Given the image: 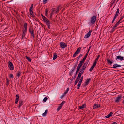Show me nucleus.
Here are the masks:
<instances>
[{"label": "nucleus", "mask_w": 124, "mask_h": 124, "mask_svg": "<svg viewBox=\"0 0 124 124\" xmlns=\"http://www.w3.org/2000/svg\"><path fill=\"white\" fill-rule=\"evenodd\" d=\"M113 114V113L112 112H111L108 115L105 116V117L106 118H109Z\"/></svg>", "instance_id": "nucleus-18"}, {"label": "nucleus", "mask_w": 124, "mask_h": 124, "mask_svg": "<svg viewBox=\"0 0 124 124\" xmlns=\"http://www.w3.org/2000/svg\"><path fill=\"white\" fill-rule=\"evenodd\" d=\"M81 83H82L81 82L79 81V82L78 84V89L79 88V87L80 86Z\"/></svg>", "instance_id": "nucleus-32"}, {"label": "nucleus", "mask_w": 124, "mask_h": 124, "mask_svg": "<svg viewBox=\"0 0 124 124\" xmlns=\"http://www.w3.org/2000/svg\"><path fill=\"white\" fill-rule=\"evenodd\" d=\"M40 23L42 25V27H43V26H44V25H43L41 23Z\"/></svg>", "instance_id": "nucleus-59"}, {"label": "nucleus", "mask_w": 124, "mask_h": 124, "mask_svg": "<svg viewBox=\"0 0 124 124\" xmlns=\"http://www.w3.org/2000/svg\"><path fill=\"white\" fill-rule=\"evenodd\" d=\"M65 102L64 101H63L58 106V107L57 109V111H59L62 108V106L64 104Z\"/></svg>", "instance_id": "nucleus-7"}, {"label": "nucleus", "mask_w": 124, "mask_h": 124, "mask_svg": "<svg viewBox=\"0 0 124 124\" xmlns=\"http://www.w3.org/2000/svg\"><path fill=\"white\" fill-rule=\"evenodd\" d=\"M100 55H98L97 57L95 59V62H94V63H96L98 61V60L99 59V58L100 57Z\"/></svg>", "instance_id": "nucleus-28"}, {"label": "nucleus", "mask_w": 124, "mask_h": 124, "mask_svg": "<svg viewBox=\"0 0 124 124\" xmlns=\"http://www.w3.org/2000/svg\"><path fill=\"white\" fill-rule=\"evenodd\" d=\"M82 54H81L79 56V57H81L82 56Z\"/></svg>", "instance_id": "nucleus-57"}, {"label": "nucleus", "mask_w": 124, "mask_h": 124, "mask_svg": "<svg viewBox=\"0 0 124 124\" xmlns=\"http://www.w3.org/2000/svg\"><path fill=\"white\" fill-rule=\"evenodd\" d=\"M88 53H89V52H88V51L87 52V53L86 54V55H85V56H86L87 57L88 54Z\"/></svg>", "instance_id": "nucleus-51"}, {"label": "nucleus", "mask_w": 124, "mask_h": 124, "mask_svg": "<svg viewBox=\"0 0 124 124\" xmlns=\"http://www.w3.org/2000/svg\"><path fill=\"white\" fill-rule=\"evenodd\" d=\"M79 80V79L77 78H76V80L75 82V85H76L77 83L78 82Z\"/></svg>", "instance_id": "nucleus-29"}, {"label": "nucleus", "mask_w": 124, "mask_h": 124, "mask_svg": "<svg viewBox=\"0 0 124 124\" xmlns=\"http://www.w3.org/2000/svg\"><path fill=\"white\" fill-rule=\"evenodd\" d=\"M119 24L117 22V23L115 24V26H114V27H117L118 25Z\"/></svg>", "instance_id": "nucleus-40"}, {"label": "nucleus", "mask_w": 124, "mask_h": 124, "mask_svg": "<svg viewBox=\"0 0 124 124\" xmlns=\"http://www.w3.org/2000/svg\"><path fill=\"white\" fill-rule=\"evenodd\" d=\"M6 80H7V84L6 85L8 86V84L9 83V80L8 79V78H7L6 79Z\"/></svg>", "instance_id": "nucleus-31"}, {"label": "nucleus", "mask_w": 124, "mask_h": 124, "mask_svg": "<svg viewBox=\"0 0 124 124\" xmlns=\"http://www.w3.org/2000/svg\"><path fill=\"white\" fill-rule=\"evenodd\" d=\"M96 20V16H93L91 18L90 21L91 23L92 24H94Z\"/></svg>", "instance_id": "nucleus-3"}, {"label": "nucleus", "mask_w": 124, "mask_h": 124, "mask_svg": "<svg viewBox=\"0 0 124 124\" xmlns=\"http://www.w3.org/2000/svg\"><path fill=\"white\" fill-rule=\"evenodd\" d=\"M62 6L61 5H59L57 8H53L52 9L51 14H56L59 12V11L61 10Z\"/></svg>", "instance_id": "nucleus-1"}, {"label": "nucleus", "mask_w": 124, "mask_h": 124, "mask_svg": "<svg viewBox=\"0 0 124 124\" xmlns=\"http://www.w3.org/2000/svg\"><path fill=\"white\" fill-rule=\"evenodd\" d=\"M69 90V88H68L65 91V92L64 93H67L68 92V91Z\"/></svg>", "instance_id": "nucleus-39"}, {"label": "nucleus", "mask_w": 124, "mask_h": 124, "mask_svg": "<svg viewBox=\"0 0 124 124\" xmlns=\"http://www.w3.org/2000/svg\"><path fill=\"white\" fill-rule=\"evenodd\" d=\"M121 66L120 65H118L117 64H115L113 65V68H115L117 67H121Z\"/></svg>", "instance_id": "nucleus-16"}, {"label": "nucleus", "mask_w": 124, "mask_h": 124, "mask_svg": "<svg viewBox=\"0 0 124 124\" xmlns=\"http://www.w3.org/2000/svg\"><path fill=\"white\" fill-rule=\"evenodd\" d=\"M96 63H94L93 65L92 66V67H91L89 70V71H91L93 70V69L94 68L95 66H96Z\"/></svg>", "instance_id": "nucleus-17"}, {"label": "nucleus", "mask_w": 124, "mask_h": 124, "mask_svg": "<svg viewBox=\"0 0 124 124\" xmlns=\"http://www.w3.org/2000/svg\"><path fill=\"white\" fill-rule=\"evenodd\" d=\"M81 48V47H79L78 48L76 51L75 52L74 54L73 55V57H75L80 52V50Z\"/></svg>", "instance_id": "nucleus-5"}, {"label": "nucleus", "mask_w": 124, "mask_h": 124, "mask_svg": "<svg viewBox=\"0 0 124 124\" xmlns=\"http://www.w3.org/2000/svg\"><path fill=\"white\" fill-rule=\"evenodd\" d=\"M100 106L99 105H98L95 104L93 106V108H98L100 107Z\"/></svg>", "instance_id": "nucleus-27"}, {"label": "nucleus", "mask_w": 124, "mask_h": 124, "mask_svg": "<svg viewBox=\"0 0 124 124\" xmlns=\"http://www.w3.org/2000/svg\"><path fill=\"white\" fill-rule=\"evenodd\" d=\"M41 15L42 16V18L43 21H44L46 23V18L45 17V16H44L42 14H41Z\"/></svg>", "instance_id": "nucleus-22"}, {"label": "nucleus", "mask_w": 124, "mask_h": 124, "mask_svg": "<svg viewBox=\"0 0 124 124\" xmlns=\"http://www.w3.org/2000/svg\"><path fill=\"white\" fill-rule=\"evenodd\" d=\"M124 17V15H123L120 18V20H121L122 19H123Z\"/></svg>", "instance_id": "nucleus-47"}, {"label": "nucleus", "mask_w": 124, "mask_h": 124, "mask_svg": "<svg viewBox=\"0 0 124 124\" xmlns=\"http://www.w3.org/2000/svg\"><path fill=\"white\" fill-rule=\"evenodd\" d=\"M45 15L46 16V9H45Z\"/></svg>", "instance_id": "nucleus-49"}, {"label": "nucleus", "mask_w": 124, "mask_h": 124, "mask_svg": "<svg viewBox=\"0 0 124 124\" xmlns=\"http://www.w3.org/2000/svg\"><path fill=\"white\" fill-rule=\"evenodd\" d=\"M27 31H25L24 30H23V33L22 36V39H23L24 38L25 36V35L26 34V32Z\"/></svg>", "instance_id": "nucleus-13"}, {"label": "nucleus", "mask_w": 124, "mask_h": 124, "mask_svg": "<svg viewBox=\"0 0 124 124\" xmlns=\"http://www.w3.org/2000/svg\"><path fill=\"white\" fill-rule=\"evenodd\" d=\"M87 57L86 56H85L84 58H83V60H82V61H83L84 62L85 61Z\"/></svg>", "instance_id": "nucleus-38"}, {"label": "nucleus", "mask_w": 124, "mask_h": 124, "mask_svg": "<svg viewBox=\"0 0 124 124\" xmlns=\"http://www.w3.org/2000/svg\"><path fill=\"white\" fill-rule=\"evenodd\" d=\"M122 96L121 95H118V96L116 98V99L115 100V102H116L118 103L120 101V100L122 98Z\"/></svg>", "instance_id": "nucleus-6"}, {"label": "nucleus", "mask_w": 124, "mask_h": 124, "mask_svg": "<svg viewBox=\"0 0 124 124\" xmlns=\"http://www.w3.org/2000/svg\"><path fill=\"white\" fill-rule=\"evenodd\" d=\"M62 12H63V10H62Z\"/></svg>", "instance_id": "nucleus-60"}, {"label": "nucleus", "mask_w": 124, "mask_h": 124, "mask_svg": "<svg viewBox=\"0 0 124 124\" xmlns=\"http://www.w3.org/2000/svg\"><path fill=\"white\" fill-rule=\"evenodd\" d=\"M26 59H27L28 61L29 62L31 61V59L30 57H27V56H26Z\"/></svg>", "instance_id": "nucleus-30"}, {"label": "nucleus", "mask_w": 124, "mask_h": 124, "mask_svg": "<svg viewBox=\"0 0 124 124\" xmlns=\"http://www.w3.org/2000/svg\"><path fill=\"white\" fill-rule=\"evenodd\" d=\"M85 68H83L82 67L81 70H84H84H85Z\"/></svg>", "instance_id": "nucleus-50"}, {"label": "nucleus", "mask_w": 124, "mask_h": 124, "mask_svg": "<svg viewBox=\"0 0 124 124\" xmlns=\"http://www.w3.org/2000/svg\"><path fill=\"white\" fill-rule=\"evenodd\" d=\"M92 32V31L90 30L89 32L85 35L84 38H86L89 37Z\"/></svg>", "instance_id": "nucleus-10"}, {"label": "nucleus", "mask_w": 124, "mask_h": 124, "mask_svg": "<svg viewBox=\"0 0 124 124\" xmlns=\"http://www.w3.org/2000/svg\"><path fill=\"white\" fill-rule=\"evenodd\" d=\"M46 110H45V111L44 113H42V115L43 117H45L46 116Z\"/></svg>", "instance_id": "nucleus-26"}, {"label": "nucleus", "mask_w": 124, "mask_h": 124, "mask_svg": "<svg viewBox=\"0 0 124 124\" xmlns=\"http://www.w3.org/2000/svg\"><path fill=\"white\" fill-rule=\"evenodd\" d=\"M115 27H114V26L113 27V28L112 29V31H114V30H115Z\"/></svg>", "instance_id": "nucleus-55"}, {"label": "nucleus", "mask_w": 124, "mask_h": 124, "mask_svg": "<svg viewBox=\"0 0 124 124\" xmlns=\"http://www.w3.org/2000/svg\"><path fill=\"white\" fill-rule=\"evenodd\" d=\"M90 80V79L89 78L86 80L84 84V86H86L89 84Z\"/></svg>", "instance_id": "nucleus-12"}, {"label": "nucleus", "mask_w": 124, "mask_h": 124, "mask_svg": "<svg viewBox=\"0 0 124 124\" xmlns=\"http://www.w3.org/2000/svg\"><path fill=\"white\" fill-rule=\"evenodd\" d=\"M123 98H124V97H123Z\"/></svg>", "instance_id": "nucleus-61"}, {"label": "nucleus", "mask_w": 124, "mask_h": 124, "mask_svg": "<svg viewBox=\"0 0 124 124\" xmlns=\"http://www.w3.org/2000/svg\"><path fill=\"white\" fill-rule=\"evenodd\" d=\"M16 100L15 103L16 104H17L18 102L19 98V95L18 94H17L16 95Z\"/></svg>", "instance_id": "nucleus-14"}, {"label": "nucleus", "mask_w": 124, "mask_h": 124, "mask_svg": "<svg viewBox=\"0 0 124 124\" xmlns=\"http://www.w3.org/2000/svg\"><path fill=\"white\" fill-rule=\"evenodd\" d=\"M29 33L31 34V36H32L33 39L34 38V30L33 28L30 27L29 28Z\"/></svg>", "instance_id": "nucleus-2"}, {"label": "nucleus", "mask_w": 124, "mask_h": 124, "mask_svg": "<svg viewBox=\"0 0 124 124\" xmlns=\"http://www.w3.org/2000/svg\"><path fill=\"white\" fill-rule=\"evenodd\" d=\"M61 47L62 48L64 49L67 46V45L63 42H61L60 44Z\"/></svg>", "instance_id": "nucleus-9"}, {"label": "nucleus", "mask_w": 124, "mask_h": 124, "mask_svg": "<svg viewBox=\"0 0 124 124\" xmlns=\"http://www.w3.org/2000/svg\"><path fill=\"white\" fill-rule=\"evenodd\" d=\"M123 58L124 57H122L120 55L118 56H117V58H116V59L117 60V59H119L121 61H122L124 60Z\"/></svg>", "instance_id": "nucleus-15"}, {"label": "nucleus", "mask_w": 124, "mask_h": 124, "mask_svg": "<svg viewBox=\"0 0 124 124\" xmlns=\"http://www.w3.org/2000/svg\"><path fill=\"white\" fill-rule=\"evenodd\" d=\"M57 55L56 54H54L53 55V60H55L57 57Z\"/></svg>", "instance_id": "nucleus-23"}, {"label": "nucleus", "mask_w": 124, "mask_h": 124, "mask_svg": "<svg viewBox=\"0 0 124 124\" xmlns=\"http://www.w3.org/2000/svg\"><path fill=\"white\" fill-rule=\"evenodd\" d=\"M8 67L11 70H12L14 69V67L12 63L9 61L8 62Z\"/></svg>", "instance_id": "nucleus-8"}, {"label": "nucleus", "mask_w": 124, "mask_h": 124, "mask_svg": "<svg viewBox=\"0 0 124 124\" xmlns=\"http://www.w3.org/2000/svg\"><path fill=\"white\" fill-rule=\"evenodd\" d=\"M43 101L44 102H46V97H45Z\"/></svg>", "instance_id": "nucleus-43"}, {"label": "nucleus", "mask_w": 124, "mask_h": 124, "mask_svg": "<svg viewBox=\"0 0 124 124\" xmlns=\"http://www.w3.org/2000/svg\"><path fill=\"white\" fill-rule=\"evenodd\" d=\"M123 31H124V30Z\"/></svg>", "instance_id": "nucleus-62"}, {"label": "nucleus", "mask_w": 124, "mask_h": 124, "mask_svg": "<svg viewBox=\"0 0 124 124\" xmlns=\"http://www.w3.org/2000/svg\"><path fill=\"white\" fill-rule=\"evenodd\" d=\"M9 77L10 78H13V76L12 74H10V75Z\"/></svg>", "instance_id": "nucleus-42"}, {"label": "nucleus", "mask_w": 124, "mask_h": 124, "mask_svg": "<svg viewBox=\"0 0 124 124\" xmlns=\"http://www.w3.org/2000/svg\"><path fill=\"white\" fill-rule=\"evenodd\" d=\"M50 24L51 23L49 22V21L48 20H47V24L48 25V27L49 29L50 28Z\"/></svg>", "instance_id": "nucleus-25"}, {"label": "nucleus", "mask_w": 124, "mask_h": 124, "mask_svg": "<svg viewBox=\"0 0 124 124\" xmlns=\"http://www.w3.org/2000/svg\"><path fill=\"white\" fill-rule=\"evenodd\" d=\"M119 9L118 8L116 12V13L115 14L114 16V17L113 18V19L112 22V23L114 22V20H115V19H116V18L117 17V16H118V14H119Z\"/></svg>", "instance_id": "nucleus-4"}, {"label": "nucleus", "mask_w": 124, "mask_h": 124, "mask_svg": "<svg viewBox=\"0 0 124 124\" xmlns=\"http://www.w3.org/2000/svg\"><path fill=\"white\" fill-rule=\"evenodd\" d=\"M111 124H117V123L116 122H114L112 123Z\"/></svg>", "instance_id": "nucleus-53"}, {"label": "nucleus", "mask_w": 124, "mask_h": 124, "mask_svg": "<svg viewBox=\"0 0 124 124\" xmlns=\"http://www.w3.org/2000/svg\"><path fill=\"white\" fill-rule=\"evenodd\" d=\"M107 60L108 63H109L110 64H111L112 63V62H111V61H110V60L107 59Z\"/></svg>", "instance_id": "nucleus-36"}, {"label": "nucleus", "mask_w": 124, "mask_h": 124, "mask_svg": "<svg viewBox=\"0 0 124 124\" xmlns=\"http://www.w3.org/2000/svg\"><path fill=\"white\" fill-rule=\"evenodd\" d=\"M66 94V93H64V94H63L61 96V97H60V98L61 99H62L64 96Z\"/></svg>", "instance_id": "nucleus-34"}, {"label": "nucleus", "mask_w": 124, "mask_h": 124, "mask_svg": "<svg viewBox=\"0 0 124 124\" xmlns=\"http://www.w3.org/2000/svg\"><path fill=\"white\" fill-rule=\"evenodd\" d=\"M31 15L33 17H35V15L34 14H32V15Z\"/></svg>", "instance_id": "nucleus-56"}, {"label": "nucleus", "mask_w": 124, "mask_h": 124, "mask_svg": "<svg viewBox=\"0 0 124 124\" xmlns=\"http://www.w3.org/2000/svg\"><path fill=\"white\" fill-rule=\"evenodd\" d=\"M81 75H82V74H81V73H79V74H78V77H77V78L79 79L80 78V77Z\"/></svg>", "instance_id": "nucleus-35"}, {"label": "nucleus", "mask_w": 124, "mask_h": 124, "mask_svg": "<svg viewBox=\"0 0 124 124\" xmlns=\"http://www.w3.org/2000/svg\"><path fill=\"white\" fill-rule=\"evenodd\" d=\"M122 102L124 104V99L123 100Z\"/></svg>", "instance_id": "nucleus-58"}, {"label": "nucleus", "mask_w": 124, "mask_h": 124, "mask_svg": "<svg viewBox=\"0 0 124 124\" xmlns=\"http://www.w3.org/2000/svg\"><path fill=\"white\" fill-rule=\"evenodd\" d=\"M21 74V73L20 72H18L17 73L16 75L17 76H18L19 77L20 76Z\"/></svg>", "instance_id": "nucleus-37"}, {"label": "nucleus", "mask_w": 124, "mask_h": 124, "mask_svg": "<svg viewBox=\"0 0 124 124\" xmlns=\"http://www.w3.org/2000/svg\"><path fill=\"white\" fill-rule=\"evenodd\" d=\"M121 20H120H120L117 22L119 24L121 23V22H120Z\"/></svg>", "instance_id": "nucleus-52"}, {"label": "nucleus", "mask_w": 124, "mask_h": 124, "mask_svg": "<svg viewBox=\"0 0 124 124\" xmlns=\"http://www.w3.org/2000/svg\"><path fill=\"white\" fill-rule=\"evenodd\" d=\"M91 46H90L89 47V49H88V52H89V50H90V49L91 48Z\"/></svg>", "instance_id": "nucleus-54"}, {"label": "nucleus", "mask_w": 124, "mask_h": 124, "mask_svg": "<svg viewBox=\"0 0 124 124\" xmlns=\"http://www.w3.org/2000/svg\"><path fill=\"white\" fill-rule=\"evenodd\" d=\"M88 61H87L86 62H85L83 66H82V67L84 68H86L87 65L88 63Z\"/></svg>", "instance_id": "nucleus-20"}, {"label": "nucleus", "mask_w": 124, "mask_h": 124, "mask_svg": "<svg viewBox=\"0 0 124 124\" xmlns=\"http://www.w3.org/2000/svg\"><path fill=\"white\" fill-rule=\"evenodd\" d=\"M79 70V69L77 68V71H76V74H77L78 73V71Z\"/></svg>", "instance_id": "nucleus-48"}, {"label": "nucleus", "mask_w": 124, "mask_h": 124, "mask_svg": "<svg viewBox=\"0 0 124 124\" xmlns=\"http://www.w3.org/2000/svg\"><path fill=\"white\" fill-rule=\"evenodd\" d=\"M86 106V105L85 104H82V106H79V108L80 109H82L83 108H84Z\"/></svg>", "instance_id": "nucleus-19"}, {"label": "nucleus", "mask_w": 124, "mask_h": 124, "mask_svg": "<svg viewBox=\"0 0 124 124\" xmlns=\"http://www.w3.org/2000/svg\"><path fill=\"white\" fill-rule=\"evenodd\" d=\"M84 62L83 61L81 60L80 61V63L78 64L80 65L81 66H82V64Z\"/></svg>", "instance_id": "nucleus-33"}, {"label": "nucleus", "mask_w": 124, "mask_h": 124, "mask_svg": "<svg viewBox=\"0 0 124 124\" xmlns=\"http://www.w3.org/2000/svg\"><path fill=\"white\" fill-rule=\"evenodd\" d=\"M27 23H25L24 24V27L25 28V29L23 30L27 31Z\"/></svg>", "instance_id": "nucleus-21"}, {"label": "nucleus", "mask_w": 124, "mask_h": 124, "mask_svg": "<svg viewBox=\"0 0 124 124\" xmlns=\"http://www.w3.org/2000/svg\"><path fill=\"white\" fill-rule=\"evenodd\" d=\"M82 66L80 65H79V64H78V67L77 68V69H79L80 67Z\"/></svg>", "instance_id": "nucleus-41"}, {"label": "nucleus", "mask_w": 124, "mask_h": 124, "mask_svg": "<svg viewBox=\"0 0 124 124\" xmlns=\"http://www.w3.org/2000/svg\"><path fill=\"white\" fill-rule=\"evenodd\" d=\"M33 6V4H32L31 5V6L29 9V11L30 12V14L31 15H32V14L33 13V12L32 11Z\"/></svg>", "instance_id": "nucleus-11"}, {"label": "nucleus", "mask_w": 124, "mask_h": 124, "mask_svg": "<svg viewBox=\"0 0 124 124\" xmlns=\"http://www.w3.org/2000/svg\"><path fill=\"white\" fill-rule=\"evenodd\" d=\"M84 71V70H81L80 71V72L79 73H81V74H83V73Z\"/></svg>", "instance_id": "nucleus-45"}, {"label": "nucleus", "mask_w": 124, "mask_h": 124, "mask_svg": "<svg viewBox=\"0 0 124 124\" xmlns=\"http://www.w3.org/2000/svg\"><path fill=\"white\" fill-rule=\"evenodd\" d=\"M43 2L44 4L46 3V0H43Z\"/></svg>", "instance_id": "nucleus-44"}, {"label": "nucleus", "mask_w": 124, "mask_h": 124, "mask_svg": "<svg viewBox=\"0 0 124 124\" xmlns=\"http://www.w3.org/2000/svg\"><path fill=\"white\" fill-rule=\"evenodd\" d=\"M83 79V76H82L81 77V79L79 81L82 82Z\"/></svg>", "instance_id": "nucleus-46"}, {"label": "nucleus", "mask_w": 124, "mask_h": 124, "mask_svg": "<svg viewBox=\"0 0 124 124\" xmlns=\"http://www.w3.org/2000/svg\"><path fill=\"white\" fill-rule=\"evenodd\" d=\"M23 101L22 100H20L19 102V107H20L23 105Z\"/></svg>", "instance_id": "nucleus-24"}]
</instances>
